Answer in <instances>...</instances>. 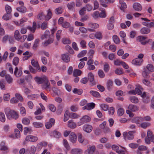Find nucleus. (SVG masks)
Returning <instances> with one entry per match:
<instances>
[{"mask_svg": "<svg viewBox=\"0 0 154 154\" xmlns=\"http://www.w3.org/2000/svg\"><path fill=\"white\" fill-rule=\"evenodd\" d=\"M19 62V58L17 57H15L13 59V64L16 66L18 64Z\"/></svg>", "mask_w": 154, "mask_h": 154, "instance_id": "nucleus-63", "label": "nucleus"}, {"mask_svg": "<svg viewBox=\"0 0 154 154\" xmlns=\"http://www.w3.org/2000/svg\"><path fill=\"white\" fill-rule=\"evenodd\" d=\"M47 79V78L45 77H43L42 78L39 77H36L35 78V81L38 84H42L44 81L47 82L46 81V79Z\"/></svg>", "mask_w": 154, "mask_h": 154, "instance_id": "nucleus-18", "label": "nucleus"}, {"mask_svg": "<svg viewBox=\"0 0 154 154\" xmlns=\"http://www.w3.org/2000/svg\"><path fill=\"white\" fill-rule=\"evenodd\" d=\"M143 61V60H141L140 59L136 58L132 60V63L134 65H140L141 64Z\"/></svg>", "mask_w": 154, "mask_h": 154, "instance_id": "nucleus-21", "label": "nucleus"}, {"mask_svg": "<svg viewBox=\"0 0 154 154\" xmlns=\"http://www.w3.org/2000/svg\"><path fill=\"white\" fill-rule=\"evenodd\" d=\"M5 78L6 81L8 83L11 84L12 82L13 78L9 75L6 74Z\"/></svg>", "mask_w": 154, "mask_h": 154, "instance_id": "nucleus-27", "label": "nucleus"}, {"mask_svg": "<svg viewBox=\"0 0 154 154\" xmlns=\"http://www.w3.org/2000/svg\"><path fill=\"white\" fill-rule=\"evenodd\" d=\"M138 88H135L136 94L139 95H141L142 97H144V92H143L142 94V91H143V89L140 86H139Z\"/></svg>", "mask_w": 154, "mask_h": 154, "instance_id": "nucleus-12", "label": "nucleus"}, {"mask_svg": "<svg viewBox=\"0 0 154 154\" xmlns=\"http://www.w3.org/2000/svg\"><path fill=\"white\" fill-rule=\"evenodd\" d=\"M68 126L69 128L71 129H74L76 127V124L72 120H69L68 121Z\"/></svg>", "mask_w": 154, "mask_h": 154, "instance_id": "nucleus-25", "label": "nucleus"}, {"mask_svg": "<svg viewBox=\"0 0 154 154\" xmlns=\"http://www.w3.org/2000/svg\"><path fill=\"white\" fill-rule=\"evenodd\" d=\"M78 140L80 143L84 145H86L88 143V141L85 140L82 137V134L80 133L78 134Z\"/></svg>", "mask_w": 154, "mask_h": 154, "instance_id": "nucleus-11", "label": "nucleus"}, {"mask_svg": "<svg viewBox=\"0 0 154 154\" xmlns=\"http://www.w3.org/2000/svg\"><path fill=\"white\" fill-rule=\"evenodd\" d=\"M133 8L136 11H141L142 9L141 5L138 3H134L133 5Z\"/></svg>", "mask_w": 154, "mask_h": 154, "instance_id": "nucleus-19", "label": "nucleus"}, {"mask_svg": "<svg viewBox=\"0 0 154 154\" xmlns=\"http://www.w3.org/2000/svg\"><path fill=\"white\" fill-rule=\"evenodd\" d=\"M87 105L88 107V110H90L93 109L94 107L95 106V104L93 103H88Z\"/></svg>", "mask_w": 154, "mask_h": 154, "instance_id": "nucleus-60", "label": "nucleus"}, {"mask_svg": "<svg viewBox=\"0 0 154 154\" xmlns=\"http://www.w3.org/2000/svg\"><path fill=\"white\" fill-rule=\"evenodd\" d=\"M65 48L66 50L70 54H73L74 51L71 48L69 45H67L66 46Z\"/></svg>", "mask_w": 154, "mask_h": 154, "instance_id": "nucleus-48", "label": "nucleus"}, {"mask_svg": "<svg viewBox=\"0 0 154 154\" xmlns=\"http://www.w3.org/2000/svg\"><path fill=\"white\" fill-rule=\"evenodd\" d=\"M16 10L18 11L24 13L26 12V8L24 6H20L17 8Z\"/></svg>", "mask_w": 154, "mask_h": 154, "instance_id": "nucleus-29", "label": "nucleus"}, {"mask_svg": "<svg viewBox=\"0 0 154 154\" xmlns=\"http://www.w3.org/2000/svg\"><path fill=\"white\" fill-rule=\"evenodd\" d=\"M99 12L97 11H96L93 13L92 16L94 18L97 19L99 17Z\"/></svg>", "mask_w": 154, "mask_h": 154, "instance_id": "nucleus-64", "label": "nucleus"}, {"mask_svg": "<svg viewBox=\"0 0 154 154\" xmlns=\"http://www.w3.org/2000/svg\"><path fill=\"white\" fill-rule=\"evenodd\" d=\"M0 150L2 151H6L8 149V148L5 144V143L4 141H2L0 145Z\"/></svg>", "mask_w": 154, "mask_h": 154, "instance_id": "nucleus-22", "label": "nucleus"}, {"mask_svg": "<svg viewBox=\"0 0 154 154\" xmlns=\"http://www.w3.org/2000/svg\"><path fill=\"white\" fill-rule=\"evenodd\" d=\"M69 117L71 118L75 119L79 118V116L75 113L71 112L69 114Z\"/></svg>", "mask_w": 154, "mask_h": 154, "instance_id": "nucleus-39", "label": "nucleus"}, {"mask_svg": "<svg viewBox=\"0 0 154 154\" xmlns=\"http://www.w3.org/2000/svg\"><path fill=\"white\" fill-rule=\"evenodd\" d=\"M135 131H129L127 133V132H125L123 133V136L124 139L125 140H131L134 138L133 134L135 133Z\"/></svg>", "mask_w": 154, "mask_h": 154, "instance_id": "nucleus-4", "label": "nucleus"}, {"mask_svg": "<svg viewBox=\"0 0 154 154\" xmlns=\"http://www.w3.org/2000/svg\"><path fill=\"white\" fill-rule=\"evenodd\" d=\"M95 146H92L89 147L85 151L86 154H92L94 152L95 150Z\"/></svg>", "mask_w": 154, "mask_h": 154, "instance_id": "nucleus-16", "label": "nucleus"}, {"mask_svg": "<svg viewBox=\"0 0 154 154\" xmlns=\"http://www.w3.org/2000/svg\"><path fill=\"white\" fill-rule=\"evenodd\" d=\"M11 15L8 13L5 14L3 17L2 19L5 20H8L11 19Z\"/></svg>", "mask_w": 154, "mask_h": 154, "instance_id": "nucleus-33", "label": "nucleus"}, {"mask_svg": "<svg viewBox=\"0 0 154 154\" xmlns=\"http://www.w3.org/2000/svg\"><path fill=\"white\" fill-rule=\"evenodd\" d=\"M30 122L29 119L27 118H24L23 119L22 123L26 125H29Z\"/></svg>", "mask_w": 154, "mask_h": 154, "instance_id": "nucleus-53", "label": "nucleus"}, {"mask_svg": "<svg viewBox=\"0 0 154 154\" xmlns=\"http://www.w3.org/2000/svg\"><path fill=\"white\" fill-rule=\"evenodd\" d=\"M62 59L66 62H68L70 61V58L67 54H63L62 55Z\"/></svg>", "mask_w": 154, "mask_h": 154, "instance_id": "nucleus-26", "label": "nucleus"}, {"mask_svg": "<svg viewBox=\"0 0 154 154\" xmlns=\"http://www.w3.org/2000/svg\"><path fill=\"white\" fill-rule=\"evenodd\" d=\"M91 120V118L90 117L85 115L83 116L80 119V122L77 123L78 125L80 126L85 123L88 122Z\"/></svg>", "mask_w": 154, "mask_h": 154, "instance_id": "nucleus-7", "label": "nucleus"}, {"mask_svg": "<svg viewBox=\"0 0 154 154\" xmlns=\"http://www.w3.org/2000/svg\"><path fill=\"white\" fill-rule=\"evenodd\" d=\"M39 95L37 94H33L28 95L27 97L28 99L31 100H35L38 98Z\"/></svg>", "mask_w": 154, "mask_h": 154, "instance_id": "nucleus-38", "label": "nucleus"}, {"mask_svg": "<svg viewBox=\"0 0 154 154\" xmlns=\"http://www.w3.org/2000/svg\"><path fill=\"white\" fill-rule=\"evenodd\" d=\"M131 101L134 103H137L138 102V99L135 96H131L130 98Z\"/></svg>", "mask_w": 154, "mask_h": 154, "instance_id": "nucleus-41", "label": "nucleus"}, {"mask_svg": "<svg viewBox=\"0 0 154 154\" xmlns=\"http://www.w3.org/2000/svg\"><path fill=\"white\" fill-rule=\"evenodd\" d=\"M56 30V28H54L51 30V34L49 36V38L48 40L44 43L43 46H46L53 43L54 40L53 34Z\"/></svg>", "mask_w": 154, "mask_h": 154, "instance_id": "nucleus-3", "label": "nucleus"}, {"mask_svg": "<svg viewBox=\"0 0 154 154\" xmlns=\"http://www.w3.org/2000/svg\"><path fill=\"white\" fill-rule=\"evenodd\" d=\"M151 141L154 143V136L153 135L152 132L149 130L147 132V137L145 139V142L149 144Z\"/></svg>", "mask_w": 154, "mask_h": 154, "instance_id": "nucleus-6", "label": "nucleus"}, {"mask_svg": "<svg viewBox=\"0 0 154 154\" xmlns=\"http://www.w3.org/2000/svg\"><path fill=\"white\" fill-rule=\"evenodd\" d=\"M99 2L100 5L103 7L106 8L107 7L106 4H107V0H100Z\"/></svg>", "mask_w": 154, "mask_h": 154, "instance_id": "nucleus-40", "label": "nucleus"}, {"mask_svg": "<svg viewBox=\"0 0 154 154\" xmlns=\"http://www.w3.org/2000/svg\"><path fill=\"white\" fill-rule=\"evenodd\" d=\"M82 73V71L79 69H75L73 71V75L74 76L77 77L80 75Z\"/></svg>", "mask_w": 154, "mask_h": 154, "instance_id": "nucleus-34", "label": "nucleus"}, {"mask_svg": "<svg viewBox=\"0 0 154 154\" xmlns=\"http://www.w3.org/2000/svg\"><path fill=\"white\" fill-rule=\"evenodd\" d=\"M63 143L64 147L67 150H69L70 149V146L68 144V143L67 140L66 139H63Z\"/></svg>", "mask_w": 154, "mask_h": 154, "instance_id": "nucleus-45", "label": "nucleus"}, {"mask_svg": "<svg viewBox=\"0 0 154 154\" xmlns=\"http://www.w3.org/2000/svg\"><path fill=\"white\" fill-rule=\"evenodd\" d=\"M53 134L54 137L57 138H59L61 136L60 133L56 131H54L53 132Z\"/></svg>", "mask_w": 154, "mask_h": 154, "instance_id": "nucleus-55", "label": "nucleus"}, {"mask_svg": "<svg viewBox=\"0 0 154 154\" xmlns=\"http://www.w3.org/2000/svg\"><path fill=\"white\" fill-rule=\"evenodd\" d=\"M113 39L114 42L116 44L120 43V40L118 36L116 35H114L113 36Z\"/></svg>", "mask_w": 154, "mask_h": 154, "instance_id": "nucleus-50", "label": "nucleus"}, {"mask_svg": "<svg viewBox=\"0 0 154 154\" xmlns=\"http://www.w3.org/2000/svg\"><path fill=\"white\" fill-rule=\"evenodd\" d=\"M5 112L8 119L13 118L17 119L18 118L19 116L17 113L14 110L10 109L9 108H5Z\"/></svg>", "mask_w": 154, "mask_h": 154, "instance_id": "nucleus-1", "label": "nucleus"}, {"mask_svg": "<svg viewBox=\"0 0 154 154\" xmlns=\"http://www.w3.org/2000/svg\"><path fill=\"white\" fill-rule=\"evenodd\" d=\"M137 41L140 42L141 44L144 45V37L139 36L137 38Z\"/></svg>", "mask_w": 154, "mask_h": 154, "instance_id": "nucleus-30", "label": "nucleus"}, {"mask_svg": "<svg viewBox=\"0 0 154 154\" xmlns=\"http://www.w3.org/2000/svg\"><path fill=\"white\" fill-rule=\"evenodd\" d=\"M22 74V71L20 69H18L17 67H16L14 72V74L17 77H20Z\"/></svg>", "mask_w": 154, "mask_h": 154, "instance_id": "nucleus-20", "label": "nucleus"}, {"mask_svg": "<svg viewBox=\"0 0 154 154\" xmlns=\"http://www.w3.org/2000/svg\"><path fill=\"white\" fill-rule=\"evenodd\" d=\"M14 37L15 39L19 41L20 37L21 35L18 30H16L14 32Z\"/></svg>", "mask_w": 154, "mask_h": 154, "instance_id": "nucleus-31", "label": "nucleus"}, {"mask_svg": "<svg viewBox=\"0 0 154 154\" xmlns=\"http://www.w3.org/2000/svg\"><path fill=\"white\" fill-rule=\"evenodd\" d=\"M15 96L18 100H20V101H23V99L22 96L20 94L16 93L15 94Z\"/></svg>", "mask_w": 154, "mask_h": 154, "instance_id": "nucleus-59", "label": "nucleus"}, {"mask_svg": "<svg viewBox=\"0 0 154 154\" xmlns=\"http://www.w3.org/2000/svg\"><path fill=\"white\" fill-rule=\"evenodd\" d=\"M81 152V150L79 149H73L71 150L72 154H80Z\"/></svg>", "mask_w": 154, "mask_h": 154, "instance_id": "nucleus-35", "label": "nucleus"}, {"mask_svg": "<svg viewBox=\"0 0 154 154\" xmlns=\"http://www.w3.org/2000/svg\"><path fill=\"white\" fill-rule=\"evenodd\" d=\"M92 126L88 124L85 125L83 127V130L88 133H90L92 131Z\"/></svg>", "mask_w": 154, "mask_h": 154, "instance_id": "nucleus-15", "label": "nucleus"}, {"mask_svg": "<svg viewBox=\"0 0 154 154\" xmlns=\"http://www.w3.org/2000/svg\"><path fill=\"white\" fill-rule=\"evenodd\" d=\"M69 114L68 111H66L64 114V119L63 120L64 122H66L69 119Z\"/></svg>", "mask_w": 154, "mask_h": 154, "instance_id": "nucleus-54", "label": "nucleus"}, {"mask_svg": "<svg viewBox=\"0 0 154 154\" xmlns=\"http://www.w3.org/2000/svg\"><path fill=\"white\" fill-rule=\"evenodd\" d=\"M0 88L2 90H5V83L4 81L2 80L0 81Z\"/></svg>", "mask_w": 154, "mask_h": 154, "instance_id": "nucleus-37", "label": "nucleus"}, {"mask_svg": "<svg viewBox=\"0 0 154 154\" xmlns=\"http://www.w3.org/2000/svg\"><path fill=\"white\" fill-rule=\"evenodd\" d=\"M0 121L4 122L5 121V117L4 114L2 112H0Z\"/></svg>", "mask_w": 154, "mask_h": 154, "instance_id": "nucleus-47", "label": "nucleus"}, {"mask_svg": "<svg viewBox=\"0 0 154 154\" xmlns=\"http://www.w3.org/2000/svg\"><path fill=\"white\" fill-rule=\"evenodd\" d=\"M5 10L6 13H8L11 14L12 12V9L10 6H9L8 5H6L5 6Z\"/></svg>", "mask_w": 154, "mask_h": 154, "instance_id": "nucleus-43", "label": "nucleus"}, {"mask_svg": "<svg viewBox=\"0 0 154 154\" xmlns=\"http://www.w3.org/2000/svg\"><path fill=\"white\" fill-rule=\"evenodd\" d=\"M47 145V143L46 142H42L39 143L37 145V147L38 149H41L43 146H45Z\"/></svg>", "mask_w": 154, "mask_h": 154, "instance_id": "nucleus-36", "label": "nucleus"}, {"mask_svg": "<svg viewBox=\"0 0 154 154\" xmlns=\"http://www.w3.org/2000/svg\"><path fill=\"white\" fill-rule=\"evenodd\" d=\"M128 109L132 112H134L137 111L138 109V108L137 106L132 104L129 105Z\"/></svg>", "mask_w": 154, "mask_h": 154, "instance_id": "nucleus-28", "label": "nucleus"}, {"mask_svg": "<svg viewBox=\"0 0 154 154\" xmlns=\"http://www.w3.org/2000/svg\"><path fill=\"white\" fill-rule=\"evenodd\" d=\"M52 16V14L51 11L50 9H49L47 11V15L45 16V20L46 21H48L51 18Z\"/></svg>", "mask_w": 154, "mask_h": 154, "instance_id": "nucleus-24", "label": "nucleus"}, {"mask_svg": "<svg viewBox=\"0 0 154 154\" xmlns=\"http://www.w3.org/2000/svg\"><path fill=\"white\" fill-rule=\"evenodd\" d=\"M38 140L37 137L31 135H29L26 136V140L28 141L35 142Z\"/></svg>", "mask_w": 154, "mask_h": 154, "instance_id": "nucleus-9", "label": "nucleus"}, {"mask_svg": "<svg viewBox=\"0 0 154 154\" xmlns=\"http://www.w3.org/2000/svg\"><path fill=\"white\" fill-rule=\"evenodd\" d=\"M85 9V7H83L79 11V14L81 16H84L85 14L86 10Z\"/></svg>", "mask_w": 154, "mask_h": 154, "instance_id": "nucleus-62", "label": "nucleus"}, {"mask_svg": "<svg viewBox=\"0 0 154 154\" xmlns=\"http://www.w3.org/2000/svg\"><path fill=\"white\" fill-rule=\"evenodd\" d=\"M69 139L72 143H75L77 140L76 135L74 132L71 133L69 136Z\"/></svg>", "mask_w": 154, "mask_h": 154, "instance_id": "nucleus-10", "label": "nucleus"}, {"mask_svg": "<svg viewBox=\"0 0 154 154\" xmlns=\"http://www.w3.org/2000/svg\"><path fill=\"white\" fill-rule=\"evenodd\" d=\"M146 68L149 71L152 72L154 71V67L152 64H148L146 66Z\"/></svg>", "mask_w": 154, "mask_h": 154, "instance_id": "nucleus-52", "label": "nucleus"}, {"mask_svg": "<svg viewBox=\"0 0 154 154\" xmlns=\"http://www.w3.org/2000/svg\"><path fill=\"white\" fill-rule=\"evenodd\" d=\"M90 93L94 97H100V95L97 91H90Z\"/></svg>", "mask_w": 154, "mask_h": 154, "instance_id": "nucleus-32", "label": "nucleus"}, {"mask_svg": "<svg viewBox=\"0 0 154 154\" xmlns=\"http://www.w3.org/2000/svg\"><path fill=\"white\" fill-rule=\"evenodd\" d=\"M36 28V24L35 22H33L32 23V27L30 26H27L26 29L25 28H22L20 30V33L23 34H25L27 32V29H29L30 31L34 33L35 32Z\"/></svg>", "mask_w": 154, "mask_h": 154, "instance_id": "nucleus-2", "label": "nucleus"}, {"mask_svg": "<svg viewBox=\"0 0 154 154\" xmlns=\"http://www.w3.org/2000/svg\"><path fill=\"white\" fill-rule=\"evenodd\" d=\"M46 81H47V82L45 81L43 82L44 83L42 85V89L47 90L48 89H50L51 88L50 87V83L49 82L47 78L46 79Z\"/></svg>", "mask_w": 154, "mask_h": 154, "instance_id": "nucleus-13", "label": "nucleus"}, {"mask_svg": "<svg viewBox=\"0 0 154 154\" xmlns=\"http://www.w3.org/2000/svg\"><path fill=\"white\" fill-rule=\"evenodd\" d=\"M88 79L90 82H91L94 81V76L92 73L90 72L88 74Z\"/></svg>", "mask_w": 154, "mask_h": 154, "instance_id": "nucleus-42", "label": "nucleus"}, {"mask_svg": "<svg viewBox=\"0 0 154 154\" xmlns=\"http://www.w3.org/2000/svg\"><path fill=\"white\" fill-rule=\"evenodd\" d=\"M145 26L148 28H145V34H147L150 32V29L149 28L154 27V23H146L145 22Z\"/></svg>", "mask_w": 154, "mask_h": 154, "instance_id": "nucleus-8", "label": "nucleus"}, {"mask_svg": "<svg viewBox=\"0 0 154 154\" xmlns=\"http://www.w3.org/2000/svg\"><path fill=\"white\" fill-rule=\"evenodd\" d=\"M135 122L138 125V126L144 128V119L143 118L138 117L135 118L134 120Z\"/></svg>", "mask_w": 154, "mask_h": 154, "instance_id": "nucleus-5", "label": "nucleus"}, {"mask_svg": "<svg viewBox=\"0 0 154 154\" xmlns=\"http://www.w3.org/2000/svg\"><path fill=\"white\" fill-rule=\"evenodd\" d=\"M87 51L86 50H83L78 54L77 57L79 58L83 57L85 55Z\"/></svg>", "mask_w": 154, "mask_h": 154, "instance_id": "nucleus-56", "label": "nucleus"}, {"mask_svg": "<svg viewBox=\"0 0 154 154\" xmlns=\"http://www.w3.org/2000/svg\"><path fill=\"white\" fill-rule=\"evenodd\" d=\"M113 84V82L111 80H108L106 83V86L107 89L109 90H110L112 88Z\"/></svg>", "mask_w": 154, "mask_h": 154, "instance_id": "nucleus-23", "label": "nucleus"}, {"mask_svg": "<svg viewBox=\"0 0 154 154\" xmlns=\"http://www.w3.org/2000/svg\"><path fill=\"white\" fill-rule=\"evenodd\" d=\"M39 42V40L38 39H36L34 42L32 48L34 49H36L38 47Z\"/></svg>", "mask_w": 154, "mask_h": 154, "instance_id": "nucleus-46", "label": "nucleus"}, {"mask_svg": "<svg viewBox=\"0 0 154 154\" xmlns=\"http://www.w3.org/2000/svg\"><path fill=\"white\" fill-rule=\"evenodd\" d=\"M151 96L148 93L145 92V103H148L150 101Z\"/></svg>", "mask_w": 154, "mask_h": 154, "instance_id": "nucleus-44", "label": "nucleus"}, {"mask_svg": "<svg viewBox=\"0 0 154 154\" xmlns=\"http://www.w3.org/2000/svg\"><path fill=\"white\" fill-rule=\"evenodd\" d=\"M34 126L36 128H39L43 126L42 123L37 122H35L33 123Z\"/></svg>", "mask_w": 154, "mask_h": 154, "instance_id": "nucleus-51", "label": "nucleus"}, {"mask_svg": "<svg viewBox=\"0 0 154 154\" xmlns=\"http://www.w3.org/2000/svg\"><path fill=\"white\" fill-rule=\"evenodd\" d=\"M36 151V148L35 146H32L31 147L29 150L30 154H35Z\"/></svg>", "mask_w": 154, "mask_h": 154, "instance_id": "nucleus-58", "label": "nucleus"}, {"mask_svg": "<svg viewBox=\"0 0 154 154\" xmlns=\"http://www.w3.org/2000/svg\"><path fill=\"white\" fill-rule=\"evenodd\" d=\"M31 64L36 68L37 70L39 71H41L40 68L37 61L35 60L34 59H32L31 61Z\"/></svg>", "mask_w": 154, "mask_h": 154, "instance_id": "nucleus-14", "label": "nucleus"}, {"mask_svg": "<svg viewBox=\"0 0 154 154\" xmlns=\"http://www.w3.org/2000/svg\"><path fill=\"white\" fill-rule=\"evenodd\" d=\"M100 106L102 109L104 111H107L109 107V106L108 105L105 104H101Z\"/></svg>", "mask_w": 154, "mask_h": 154, "instance_id": "nucleus-57", "label": "nucleus"}, {"mask_svg": "<svg viewBox=\"0 0 154 154\" xmlns=\"http://www.w3.org/2000/svg\"><path fill=\"white\" fill-rule=\"evenodd\" d=\"M47 27L48 23L45 22H43L41 26V28L42 30L46 29Z\"/></svg>", "mask_w": 154, "mask_h": 154, "instance_id": "nucleus-61", "label": "nucleus"}, {"mask_svg": "<svg viewBox=\"0 0 154 154\" xmlns=\"http://www.w3.org/2000/svg\"><path fill=\"white\" fill-rule=\"evenodd\" d=\"M98 73L99 76L101 78H103L105 76V74L102 70H99Z\"/></svg>", "mask_w": 154, "mask_h": 154, "instance_id": "nucleus-49", "label": "nucleus"}, {"mask_svg": "<svg viewBox=\"0 0 154 154\" xmlns=\"http://www.w3.org/2000/svg\"><path fill=\"white\" fill-rule=\"evenodd\" d=\"M67 6L69 10L74 12L75 11V4L74 2H69L67 4Z\"/></svg>", "mask_w": 154, "mask_h": 154, "instance_id": "nucleus-17", "label": "nucleus"}]
</instances>
